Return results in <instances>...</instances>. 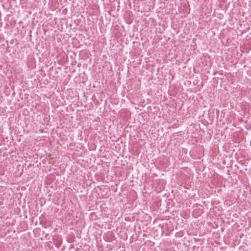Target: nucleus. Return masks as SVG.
<instances>
[{
	"label": "nucleus",
	"instance_id": "obj_1",
	"mask_svg": "<svg viewBox=\"0 0 251 251\" xmlns=\"http://www.w3.org/2000/svg\"><path fill=\"white\" fill-rule=\"evenodd\" d=\"M130 13H131L130 11L126 12V15H125V16L126 17L127 16L128 17H129L130 16Z\"/></svg>",
	"mask_w": 251,
	"mask_h": 251
},
{
	"label": "nucleus",
	"instance_id": "obj_2",
	"mask_svg": "<svg viewBox=\"0 0 251 251\" xmlns=\"http://www.w3.org/2000/svg\"><path fill=\"white\" fill-rule=\"evenodd\" d=\"M131 20L130 19H129L128 20V22L130 23V22H131Z\"/></svg>",
	"mask_w": 251,
	"mask_h": 251
}]
</instances>
